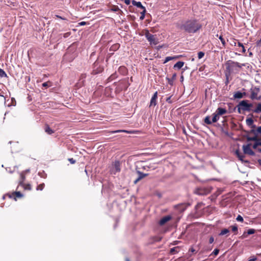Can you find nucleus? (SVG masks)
<instances>
[{
    "instance_id": "nucleus-1",
    "label": "nucleus",
    "mask_w": 261,
    "mask_h": 261,
    "mask_svg": "<svg viewBox=\"0 0 261 261\" xmlns=\"http://www.w3.org/2000/svg\"><path fill=\"white\" fill-rule=\"evenodd\" d=\"M202 28V25L196 19H190L186 21L180 27L181 30L188 33H195Z\"/></svg>"
},
{
    "instance_id": "nucleus-2",
    "label": "nucleus",
    "mask_w": 261,
    "mask_h": 261,
    "mask_svg": "<svg viewBox=\"0 0 261 261\" xmlns=\"http://www.w3.org/2000/svg\"><path fill=\"white\" fill-rule=\"evenodd\" d=\"M243 66H245V64H240L237 62H234L231 60H228L226 63V70L228 72L229 75L233 71L235 67H237L241 68Z\"/></svg>"
},
{
    "instance_id": "nucleus-3",
    "label": "nucleus",
    "mask_w": 261,
    "mask_h": 261,
    "mask_svg": "<svg viewBox=\"0 0 261 261\" xmlns=\"http://www.w3.org/2000/svg\"><path fill=\"white\" fill-rule=\"evenodd\" d=\"M247 100L241 101L238 106V110L239 113L241 114V110L244 111H250V108L252 107V103H248Z\"/></svg>"
},
{
    "instance_id": "nucleus-4",
    "label": "nucleus",
    "mask_w": 261,
    "mask_h": 261,
    "mask_svg": "<svg viewBox=\"0 0 261 261\" xmlns=\"http://www.w3.org/2000/svg\"><path fill=\"white\" fill-rule=\"evenodd\" d=\"M144 35L151 45H156L159 43L158 39L155 36L150 34L148 30H145Z\"/></svg>"
},
{
    "instance_id": "nucleus-5",
    "label": "nucleus",
    "mask_w": 261,
    "mask_h": 261,
    "mask_svg": "<svg viewBox=\"0 0 261 261\" xmlns=\"http://www.w3.org/2000/svg\"><path fill=\"white\" fill-rule=\"evenodd\" d=\"M213 117L212 120H211V117L209 116H207L205 117L204 119V122L207 124H211L212 123L216 122L219 119L220 116L218 114V113L216 112L213 114Z\"/></svg>"
},
{
    "instance_id": "nucleus-6",
    "label": "nucleus",
    "mask_w": 261,
    "mask_h": 261,
    "mask_svg": "<svg viewBox=\"0 0 261 261\" xmlns=\"http://www.w3.org/2000/svg\"><path fill=\"white\" fill-rule=\"evenodd\" d=\"M174 221V219L171 215H168L163 217L159 221V224L162 226L170 221Z\"/></svg>"
},
{
    "instance_id": "nucleus-7",
    "label": "nucleus",
    "mask_w": 261,
    "mask_h": 261,
    "mask_svg": "<svg viewBox=\"0 0 261 261\" xmlns=\"http://www.w3.org/2000/svg\"><path fill=\"white\" fill-rule=\"evenodd\" d=\"M103 71V67L98 64V62H95L93 64V69L92 73L94 75L101 73Z\"/></svg>"
},
{
    "instance_id": "nucleus-8",
    "label": "nucleus",
    "mask_w": 261,
    "mask_h": 261,
    "mask_svg": "<svg viewBox=\"0 0 261 261\" xmlns=\"http://www.w3.org/2000/svg\"><path fill=\"white\" fill-rule=\"evenodd\" d=\"M6 196L10 198H13L15 200H17V198H21L23 195L20 192H14L12 193H8L4 195L3 198L4 199Z\"/></svg>"
},
{
    "instance_id": "nucleus-9",
    "label": "nucleus",
    "mask_w": 261,
    "mask_h": 261,
    "mask_svg": "<svg viewBox=\"0 0 261 261\" xmlns=\"http://www.w3.org/2000/svg\"><path fill=\"white\" fill-rule=\"evenodd\" d=\"M194 193L199 195H207L210 193V191L205 188L200 187L195 189Z\"/></svg>"
},
{
    "instance_id": "nucleus-10",
    "label": "nucleus",
    "mask_w": 261,
    "mask_h": 261,
    "mask_svg": "<svg viewBox=\"0 0 261 261\" xmlns=\"http://www.w3.org/2000/svg\"><path fill=\"white\" fill-rule=\"evenodd\" d=\"M121 163L119 161H115L113 164V168L112 169V173L115 174L117 172H119L121 171L120 168Z\"/></svg>"
},
{
    "instance_id": "nucleus-11",
    "label": "nucleus",
    "mask_w": 261,
    "mask_h": 261,
    "mask_svg": "<svg viewBox=\"0 0 261 261\" xmlns=\"http://www.w3.org/2000/svg\"><path fill=\"white\" fill-rule=\"evenodd\" d=\"M251 144L244 145L243 146V150L245 154H249L250 155H254V152L251 149Z\"/></svg>"
},
{
    "instance_id": "nucleus-12",
    "label": "nucleus",
    "mask_w": 261,
    "mask_h": 261,
    "mask_svg": "<svg viewBox=\"0 0 261 261\" xmlns=\"http://www.w3.org/2000/svg\"><path fill=\"white\" fill-rule=\"evenodd\" d=\"M190 204L188 203H182L176 205L175 207L180 212H184L189 206Z\"/></svg>"
},
{
    "instance_id": "nucleus-13",
    "label": "nucleus",
    "mask_w": 261,
    "mask_h": 261,
    "mask_svg": "<svg viewBox=\"0 0 261 261\" xmlns=\"http://www.w3.org/2000/svg\"><path fill=\"white\" fill-rule=\"evenodd\" d=\"M137 172L139 176L137 178H136L134 180V184H137L140 180H141L143 178L146 177L148 175L147 173H143L140 171H137Z\"/></svg>"
},
{
    "instance_id": "nucleus-14",
    "label": "nucleus",
    "mask_w": 261,
    "mask_h": 261,
    "mask_svg": "<svg viewBox=\"0 0 261 261\" xmlns=\"http://www.w3.org/2000/svg\"><path fill=\"white\" fill-rule=\"evenodd\" d=\"M158 98V92L156 91L153 95V96L151 97V99L150 100V105L149 107L152 106H155L156 105V99Z\"/></svg>"
},
{
    "instance_id": "nucleus-15",
    "label": "nucleus",
    "mask_w": 261,
    "mask_h": 261,
    "mask_svg": "<svg viewBox=\"0 0 261 261\" xmlns=\"http://www.w3.org/2000/svg\"><path fill=\"white\" fill-rule=\"evenodd\" d=\"M258 92V89H257L256 90H253L251 91V95H250V98L252 100L256 99V100H260V97L257 96Z\"/></svg>"
},
{
    "instance_id": "nucleus-16",
    "label": "nucleus",
    "mask_w": 261,
    "mask_h": 261,
    "mask_svg": "<svg viewBox=\"0 0 261 261\" xmlns=\"http://www.w3.org/2000/svg\"><path fill=\"white\" fill-rule=\"evenodd\" d=\"M246 95L245 92H241L240 91L236 92L233 94L234 99H241Z\"/></svg>"
},
{
    "instance_id": "nucleus-17",
    "label": "nucleus",
    "mask_w": 261,
    "mask_h": 261,
    "mask_svg": "<svg viewBox=\"0 0 261 261\" xmlns=\"http://www.w3.org/2000/svg\"><path fill=\"white\" fill-rule=\"evenodd\" d=\"M182 56H183L182 55H178V56H175L173 57H167L165 58L164 61L163 62V64H165L171 60L178 59Z\"/></svg>"
},
{
    "instance_id": "nucleus-18",
    "label": "nucleus",
    "mask_w": 261,
    "mask_h": 261,
    "mask_svg": "<svg viewBox=\"0 0 261 261\" xmlns=\"http://www.w3.org/2000/svg\"><path fill=\"white\" fill-rule=\"evenodd\" d=\"M246 121L247 125L250 126L251 128L253 129L256 128L255 125L253 124L254 121L252 118H247Z\"/></svg>"
},
{
    "instance_id": "nucleus-19",
    "label": "nucleus",
    "mask_w": 261,
    "mask_h": 261,
    "mask_svg": "<svg viewBox=\"0 0 261 261\" xmlns=\"http://www.w3.org/2000/svg\"><path fill=\"white\" fill-rule=\"evenodd\" d=\"M118 72L120 74L125 75L127 73V69L125 66H121L118 68Z\"/></svg>"
},
{
    "instance_id": "nucleus-20",
    "label": "nucleus",
    "mask_w": 261,
    "mask_h": 261,
    "mask_svg": "<svg viewBox=\"0 0 261 261\" xmlns=\"http://www.w3.org/2000/svg\"><path fill=\"white\" fill-rule=\"evenodd\" d=\"M132 3L134 6H136L137 7L141 9L142 10L144 9H145V7H144L142 5V4L140 2H136L134 0H133V1H132Z\"/></svg>"
},
{
    "instance_id": "nucleus-21",
    "label": "nucleus",
    "mask_w": 261,
    "mask_h": 261,
    "mask_svg": "<svg viewBox=\"0 0 261 261\" xmlns=\"http://www.w3.org/2000/svg\"><path fill=\"white\" fill-rule=\"evenodd\" d=\"M44 130L48 135H51L54 133V131L50 128L49 126L47 124L45 125Z\"/></svg>"
},
{
    "instance_id": "nucleus-22",
    "label": "nucleus",
    "mask_w": 261,
    "mask_h": 261,
    "mask_svg": "<svg viewBox=\"0 0 261 261\" xmlns=\"http://www.w3.org/2000/svg\"><path fill=\"white\" fill-rule=\"evenodd\" d=\"M218 115H222L227 113V110L225 109L222 108H218L216 111Z\"/></svg>"
},
{
    "instance_id": "nucleus-23",
    "label": "nucleus",
    "mask_w": 261,
    "mask_h": 261,
    "mask_svg": "<svg viewBox=\"0 0 261 261\" xmlns=\"http://www.w3.org/2000/svg\"><path fill=\"white\" fill-rule=\"evenodd\" d=\"M176 77V74L174 73V74H173L171 78L166 77V80L168 81V83L170 85H172L173 83V81L175 80Z\"/></svg>"
},
{
    "instance_id": "nucleus-24",
    "label": "nucleus",
    "mask_w": 261,
    "mask_h": 261,
    "mask_svg": "<svg viewBox=\"0 0 261 261\" xmlns=\"http://www.w3.org/2000/svg\"><path fill=\"white\" fill-rule=\"evenodd\" d=\"M120 46V45L119 43H115L110 47V50L112 51H115L119 48Z\"/></svg>"
},
{
    "instance_id": "nucleus-25",
    "label": "nucleus",
    "mask_w": 261,
    "mask_h": 261,
    "mask_svg": "<svg viewBox=\"0 0 261 261\" xmlns=\"http://www.w3.org/2000/svg\"><path fill=\"white\" fill-rule=\"evenodd\" d=\"M184 62L182 61H178L175 64H174L173 68L174 69L177 68L178 69H180L184 65Z\"/></svg>"
},
{
    "instance_id": "nucleus-26",
    "label": "nucleus",
    "mask_w": 261,
    "mask_h": 261,
    "mask_svg": "<svg viewBox=\"0 0 261 261\" xmlns=\"http://www.w3.org/2000/svg\"><path fill=\"white\" fill-rule=\"evenodd\" d=\"M236 154L239 159L240 160L243 161V159L245 158V155L240 152L239 150L236 151Z\"/></svg>"
},
{
    "instance_id": "nucleus-27",
    "label": "nucleus",
    "mask_w": 261,
    "mask_h": 261,
    "mask_svg": "<svg viewBox=\"0 0 261 261\" xmlns=\"http://www.w3.org/2000/svg\"><path fill=\"white\" fill-rule=\"evenodd\" d=\"M118 75L116 72H115L111 74L107 79V81L108 82H111L114 79H116Z\"/></svg>"
},
{
    "instance_id": "nucleus-28",
    "label": "nucleus",
    "mask_w": 261,
    "mask_h": 261,
    "mask_svg": "<svg viewBox=\"0 0 261 261\" xmlns=\"http://www.w3.org/2000/svg\"><path fill=\"white\" fill-rule=\"evenodd\" d=\"M254 113H259L261 112V103H258L256 108L253 111Z\"/></svg>"
},
{
    "instance_id": "nucleus-29",
    "label": "nucleus",
    "mask_w": 261,
    "mask_h": 261,
    "mask_svg": "<svg viewBox=\"0 0 261 261\" xmlns=\"http://www.w3.org/2000/svg\"><path fill=\"white\" fill-rule=\"evenodd\" d=\"M21 186H22L25 190H31L32 189L31 185L30 184H25L23 183L21 184Z\"/></svg>"
},
{
    "instance_id": "nucleus-30",
    "label": "nucleus",
    "mask_w": 261,
    "mask_h": 261,
    "mask_svg": "<svg viewBox=\"0 0 261 261\" xmlns=\"http://www.w3.org/2000/svg\"><path fill=\"white\" fill-rule=\"evenodd\" d=\"M179 248L178 247H175L170 249V252L171 254H175L179 251Z\"/></svg>"
},
{
    "instance_id": "nucleus-31",
    "label": "nucleus",
    "mask_w": 261,
    "mask_h": 261,
    "mask_svg": "<svg viewBox=\"0 0 261 261\" xmlns=\"http://www.w3.org/2000/svg\"><path fill=\"white\" fill-rule=\"evenodd\" d=\"M52 86V83L50 81H47L42 84V86L45 88H47L49 87H51Z\"/></svg>"
},
{
    "instance_id": "nucleus-32",
    "label": "nucleus",
    "mask_w": 261,
    "mask_h": 261,
    "mask_svg": "<svg viewBox=\"0 0 261 261\" xmlns=\"http://www.w3.org/2000/svg\"><path fill=\"white\" fill-rule=\"evenodd\" d=\"M219 39L220 40L222 45H223V46L224 47H225L226 46V42H225V39L223 38V36L222 35H220L219 37Z\"/></svg>"
},
{
    "instance_id": "nucleus-33",
    "label": "nucleus",
    "mask_w": 261,
    "mask_h": 261,
    "mask_svg": "<svg viewBox=\"0 0 261 261\" xmlns=\"http://www.w3.org/2000/svg\"><path fill=\"white\" fill-rule=\"evenodd\" d=\"M229 232V229H222V231L219 233V236H223Z\"/></svg>"
},
{
    "instance_id": "nucleus-34",
    "label": "nucleus",
    "mask_w": 261,
    "mask_h": 261,
    "mask_svg": "<svg viewBox=\"0 0 261 261\" xmlns=\"http://www.w3.org/2000/svg\"><path fill=\"white\" fill-rule=\"evenodd\" d=\"M45 185L44 183L38 185L36 188L38 191H42L44 188Z\"/></svg>"
},
{
    "instance_id": "nucleus-35",
    "label": "nucleus",
    "mask_w": 261,
    "mask_h": 261,
    "mask_svg": "<svg viewBox=\"0 0 261 261\" xmlns=\"http://www.w3.org/2000/svg\"><path fill=\"white\" fill-rule=\"evenodd\" d=\"M146 13V9L142 10V12H141V16L140 17V19L141 20H143L145 18V14Z\"/></svg>"
},
{
    "instance_id": "nucleus-36",
    "label": "nucleus",
    "mask_w": 261,
    "mask_h": 261,
    "mask_svg": "<svg viewBox=\"0 0 261 261\" xmlns=\"http://www.w3.org/2000/svg\"><path fill=\"white\" fill-rule=\"evenodd\" d=\"M21 180L19 181V185H21V184H23V181L25 179V176L23 173H21L20 175Z\"/></svg>"
},
{
    "instance_id": "nucleus-37",
    "label": "nucleus",
    "mask_w": 261,
    "mask_h": 261,
    "mask_svg": "<svg viewBox=\"0 0 261 261\" xmlns=\"http://www.w3.org/2000/svg\"><path fill=\"white\" fill-rule=\"evenodd\" d=\"M7 74L6 72L2 69L0 68V77H4L6 76Z\"/></svg>"
},
{
    "instance_id": "nucleus-38",
    "label": "nucleus",
    "mask_w": 261,
    "mask_h": 261,
    "mask_svg": "<svg viewBox=\"0 0 261 261\" xmlns=\"http://www.w3.org/2000/svg\"><path fill=\"white\" fill-rule=\"evenodd\" d=\"M204 56V53L203 51H199L198 53V58L199 59L202 58Z\"/></svg>"
},
{
    "instance_id": "nucleus-39",
    "label": "nucleus",
    "mask_w": 261,
    "mask_h": 261,
    "mask_svg": "<svg viewBox=\"0 0 261 261\" xmlns=\"http://www.w3.org/2000/svg\"><path fill=\"white\" fill-rule=\"evenodd\" d=\"M236 220L239 222H243V218L241 215H238L236 218Z\"/></svg>"
},
{
    "instance_id": "nucleus-40",
    "label": "nucleus",
    "mask_w": 261,
    "mask_h": 261,
    "mask_svg": "<svg viewBox=\"0 0 261 261\" xmlns=\"http://www.w3.org/2000/svg\"><path fill=\"white\" fill-rule=\"evenodd\" d=\"M257 260V257L255 256H251L247 261H255Z\"/></svg>"
},
{
    "instance_id": "nucleus-41",
    "label": "nucleus",
    "mask_w": 261,
    "mask_h": 261,
    "mask_svg": "<svg viewBox=\"0 0 261 261\" xmlns=\"http://www.w3.org/2000/svg\"><path fill=\"white\" fill-rule=\"evenodd\" d=\"M255 229H248L247 231L248 234H252L255 233Z\"/></svg>"
},
{
    "instance_id": "nucleus-42",
    "label": "nucleus",
    "mask_w": 261,
    "mask_h": 261,
    "mask_svg": "<svg viewBox=\"0 0 261 261\" xmlns=\"http://www.w3.org/2000/svg\"><path fill=\"white\" fill-rule=\"evenodd\" d=\"M219 252V250L217 248H216L214 250L213 252V254H214L215 255H217Z\"/></svg>"
},
{
    "instance_id": "nucleus-43",
    "label": "nucleus",
    "mask_w": 261,
    "mask_h": 261,
    "mask_svg": "<svg viewBox=\"0 0 261 261\" xmlns=\"http://www.w3.org/2000/svg\"><path fill=\"white\" fill-rule=\"evenodd\" d=\"M119 132H127L126 130H117L112 131L110 133L112 134H114V133H119Z\"/></svg>"
},
{
    "instance_id": "nucleus-44",
    "label": "nucleus",
    "mask_w": 261,
    "mask_h": 261,
    "mask_svg": "<svg viewBox=\"0 0 261 261\" xmlns=\"http://www.w3.org/2000/svg\"><path fill=\"white\" fill-rule=\"evenodd\" d=\"M171 96L167 97L166 99V102H167L169 103H171L172 102V101L171 99Z\"/></svg>"
},
{
    "instance_id": "nucleus-45",
    "label": "nucleus",
    "mask_w": 261,
    "mask_h": 261,
    "mask_svg": "<svg viewBox=\"0 0 261 261\" xmlns=\"http://www.w3.org/2000/svg\"><path fill=\"white\" fill-rule=\"evenodd\" d=\"M256 46L258 48L261 47V39L256 42Z\"/></svg>"
},
{
    "instance_id": "nucleus-46",
    "label": "nucleus",
    "mask_w": 261,
    "mask_h": 261,
    "mask_svg": "<svg viewBox=\"0 0 261 261\" xmlns=\"http://www.w3.org/2000/svg\"><path fill=\"white\" fill-rule=\"evenodd\" d=\"M203 205V204L202 202H201V203H198V204L196 205L195 208H196V209H198V208H199L201 207V206H202Z\"/></svg>"
},
{
    "instance_id": "nucleus-47",
    "label": "nucleus",
    "mask_w": 261,
    "mask_h": 261,
    "mask_svg": "<svg viewBox=\"0 0 261 261\" xmlns=\"http://www.w3.org/2000/svg\"><path fill=\"white\" fill-rule=\"evenodd\" d=\"M214 238L213 236H211L210 237V239H209V243L210 244H212L214 242Z\"/></svg>"
},
{
    "instance_id": "nucleus-48",
    "label": "nucleus",
    "mask_w": 261,
    "mask_h": 261,
    "mask_svg": "<svg viewBox=\"0 0 261 261\" xmlns=\"http://www.w3.org/2000/svg\"><path fill=\"white\" fill-rule=\"evenodd\" d=\"M68 161L72 164H74L75 163V160H74L73 158L68 159Z\"/></svg>"
},
{
    "instance_id": "nucleus-49",
    "label": "nucleus",
    "mask_w": 261,
    "mask_h": 261,
    "mask_svg": "<svg viewBox=\"0 0 261 261\" xmlns=\"http://www.w3.org/2000/svg\"><path fill=\"white\" fill-rule=\"evenodd\" d=\"M256 132L257 134H259L261 135V126L257 128Z\"/></svg>"
},
{
    "instance_id": "nucleus-50",
    "label": "nucleus",
    "mask_w": 261,
    "mask_h": 261,
    "mask_svg": "<svg viewBox=\"0 0 261 261\" xmlns=\"http://www.w3.org/2000/svg\"><path fill=\"white\" fill-rule=\"evenodd\" d=\"M259 146V145H258V142H255V143L253 144V148L254 149H256V148L257 147V146Z\"/></svg>"
},
{
    "instance_id": "nucleus-51",
    "label": "nucleus",
    "mask_w": 261,
    "mask_h": 261,
    "mask_svg": "<svg viewBox=\"0 0 261 261\" xmlns=\"http://www.w3.org/2000/svg\"><path fill=\"white\" fill-rule=\"evenodd\" d=\"M70 32L66 33L64 34L63 36L65 38L68 37L69 36H70Z\"/></svg>"
},
{
    "instance_id": "nucleus-52",
    "label": "nucleus",
    "mask_w": 261,
    "mask_h": 261,
    "mask_svg": "<svg viewBox=\"0 0 261 261\" xmlns=\"http://www.w3.org/2000/svg\"><path fill=\"white\" fill-rule=\"evenodd\" d=\"M87 24V22H86L85 21H82V22L79 23V24L80 25H86Z\"/></svg>"
},
{
    "instance_id": "nucleus-53",
    "label": "nucleus",
    "mask_w": 261,
    "mask_h": 261,
    "mask_svg": "<svg viewBox=\"0 0 261 261\" xmlns=\"http://www.w3.org/2000/svg\"><path fill=\"white\" fill-rule=\"evenodd\" d=\"M189 251L193 253V252H195V250L193 248V247H191L190 249H189Z\"/></svg>"
},
{
    "instance_id": "nucleus-54",
    "label": "nucleus",
    "mask_w": 261,
    "mask_h": 261,
    "mask_svg": "<svg viewBox=\"0 0 261 261\" xmlns=\"http://www.w3.org/2000/svg\"><path fill=\"white\" fill-rule=\"evenodd\" d=\"M248 140L255 141L257 140V139H256V137H253V138H248Z\"/></svg>"
},
{
    "instance_id": "nucleus-55",
    "label": "nucleus",
    "mask_w": 261,
    "mask_h": 261,
    "mask_svg": "<svg viewBox=\"0 0 261 261\" xmlns=\"http://www.w3.org/2000/svg\"><path fill=\"white\" fill-rule=\"evenodd\" d=\"M228 76L229 75H228L227 73H226V82H225L226 84H227L229 82L228 81Z\"/></svg>"
},
{
    "instance_id": "nucleus-56",
    "label": "nucleus",
    "mask_w": 261,
    "mask_h": 261,
    "mask_svg": "<svg viewBox=\"0 0 261 261\" xmlns=\"http://www.w3.org/2000/svg\"><path fill=\"white\" fill-rule=\"evenodd\" d=\"M237 45H238V46H239V47H242L244 46V45H243V44L242 43L240 42H238V44H237Z\"/></svg>"
},
{
    "instance_id": "nucleus-57",
    "label": "nucleus",
    "mask_w": 261,
    "mask_h": 261,
    "mask_svg": "<svg viewBox=\"0 0 261 261\" xmlns=\"http://www.w3.org/2000/svg\"><path fill=\"white\" fill-rule=\"evenodd\" d=\"M124 3L127 5H128L130 4V0H124Z\"/></svg>"
},
{
    "instance_id": "nucleus-58",
    "label": "nucleus",
    "mask_w": 261,
    "mask_h": 261,
    "mask_svg": "<svg viewBox=\"0 0 261 261\" xmlns=\"http://www.w3.org/2000/svg\"><path fill=\"white\" fill-rule=\"evenodd\" d=\"M56 17H57V18H59L62 19H63V20H65V19H66L65 18H63V17H62L61 16H59V15H56Z\"/></svg>"
},
{
    "instance_id": "nucleus-59",
    "label": "nucleus",
    "mask_w": 261,
    "mask_h": 261,
    "mask_svg": "<svg viewBox=\"0 0 261 261\" xmlns=\"http://www.w3.org/2000/svg\"><path fill=\"white\" fill-rule=\"evenodd\" d=\"M230 228H233V229L238 228V226L236 225H232V226H230Z\"/></svg>"
},
{
    "instance_id": "nucleus-60",
    "label": "nucleus",
    "mask_w": 261,
    "mask_h": 261,
    "mask_svg": "<svg viewBox=\"0 0 261 261\" xmlns=\"http://www.w3.org/2000/svg\"><path fill=\"white\" fill-rule=\"evenodd\" d=\"M242 48V52L243 53H245L246 52V49H245L244 46H243Z\"/></svg>"
},
{
    "instance_id": "nucleus-61",
    "label": "nucleus",
    "mask_w": 261,
    "mask_h": 261,
    "mask_svg": "<svg viewBox=\"0 0 261 261\" xmlns=\"http://www.w3.org/2000/svg\"><path fill=\"white\" fill-rule=\"evenodd\" d=\"M257 142H258V145L261 146V140H257Z\"/></svg>"
},
{
    "instance_id": "nucleus-62",
    "label": "nucleus",
    "mask_w": 261,
    "mask_h": 261,
    "mask_svg": "<svg viewBox=\"0 0 261 261\" xmlns=\"http://www.w3.org/2000/svg\"><path fill=\"white\" fill-rule=\"evenodd\" d=\"M258 162L259 164L261 166V160H258Z\"/></svg>"
},
{
    "instance_id": "nucleus-63",
    "label": "nucleus",
    "mask_w": 261,
    "mask_h": 261,
    "mask_svg": "<svg viewBox=\"0 0 261 261\" xmlns=\"http://www.w3.org/2000/svg\"><path fill=\"white\" fill-rule=\"evenodd\" d=\"M125 261H130L129 259L127 257L125 258Z\"/></svg>"
},
{
    "instance_id": "nucleus-64",
    "label": "nucleus",
    "mask_w": 261,
    "mask_h": 261,
    "mask_svg": "<svg viewBox=\"0 0 261 261\" xmlns=\"http://www.w3.org/2000/svg\"><path fill=\"white\" fill-rule=\"evenodd\" d=\"M161 238H159V239H158L155 240V241H159L161 240Z\"/></svg>"
}]
</instances>
